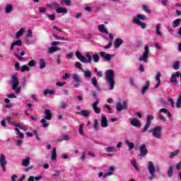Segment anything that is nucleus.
<instances>
[{
	"instance_id": "f257e3e1",
	"label": "nucleus",
	"mask_w": 181,
	"mask_h": 181,
	"mask_svg": "<svg viewBox=\"0 0 181 181\" xmlns=\"http://www.w3.org/2000/svg\"><path fill=\"white\" fill-rule=\"evenodd\" d=\"M75 55L80 62L85 64H91V63H93V60L94 63H98L100 62V55L98 54H95L91 56V54L87 52L85 54L86 57H84V55L81 54V52L76 51Z\"/></svg>"
},
{
	"instance_id": "f03ea898",
	"label": "nucleus",
	"mask_w": 181,
	"mask_h": 181,
	"mask_svg": "<svg viewBox=\"0 0 181 181\" xmlns=\"http://www.w3.org/2000/svg\"><path fill=\"white\" fill-rule=\"evenodd\" d=\"M106 83L109 85L110 90H114L115 87V72L112 69H107L105 72Z\"/></svg>"
},
{
	"instance_id": "7ed1b4c3",
	"label": "nucleus",
	"mask_w": 181,
	"mask_h": 181,
	"mask_svg": "<svg viewBox=\"0 0 181 181\" xmlns=\"http://www.w3.org/2000/svg\"><path fill=\"white\" fill-rule=\"evenodd\" d=\"M147 170L148 172V180H155V179H156V173L158 172V169L155 167V163L153 162H148Z\"/></svg>"
},
{
	"instance_id": "20e7f679",
	"label": "nucleus",
	"mask_w": 181,
	"mask_h": 181,
	"mask_svg": "<svg viewBox=\"0 0 181 181\" xmlns=\"http://www.w3.org/2000/svg\"><path fill=\"white\" fill-rule=\"evenodd\" d=\"M141 21H146V16L144 14H138L132 19V22L134 23V25L140 26L141 29H146V23L142 22Z\"/></svg>"
},
{
	"instance_id": "39448f33",
	"label": "nucleus",
	"mask_w": 181,
	"mask_h": 181,
	"mask_svg": "<svg viewBox=\"0 0 181 181\" xmlns=\"http://www.w3.org/2000/svg\"><path fill=\"white\" fill-rule=\"evenodd\" d=\"M149 132L152 134V136L153 138H156V139H160V138H162V127L160 126H157L150 129Z\"/></svg>"
},
{
	"instance_id": "423d86ee",
	"label": "nucleus",
	"mask_w": 181,
	"mask_h": 181,
	"mask_svg": "<svg viewBox=\"0 0 181 181\" xmlns=\"http://www.w3.org/2000/svg\"><path fill=\"white\" fill-rule=\"evenodd\" d=\"M148 59H149V47H144V52L139 57V62H144V63H148Z\"/></svg>"
},
{
	"instance_id": "0eeeda50",
	"label": "nucleus",
	"mask_w": 181,
	"mask_h": 181,
	"mask_svg": "<svg viewBox=\"0 0 181 181\" xmlns=\"http://www.w3.org/2000/svg\"><path fill=\"white\" fill-rule=\"evenodd\" d=\"M11 83L13 86V90H15L16 94H19V93H21V88H18L19 86V79L16 76L14 75L11 77Z\"/></svg>"
},
{
	"instance_id": "6e6552de",
	"label": "nucleus",
	"mask_w": 181,
	"mask_h": 181,
	"mask_svg": "<svg viewBox=\"0 0 181 181\" xmlns=\"http://www.w3.org/2000/svg\"><path fill=\"white\" fill-rule=\"evenodd\" d=\"M128 110V103L127 101L124 100L123 103L121 102H118L116 104V110L117 112H121V111L127 110Z\"/></svg>"
},
{
	"instance_id": "1a4fd4ad",
	"label": "nucleus",
	"mask_w": 181,
	"mask_h": 181,
	"mask_svg": "<svg viewBox=\"0 0 181 181\" xmlns=\"http://www.w3.org/2000/svg\"><path fill=\"white\" fill-rule=\"evenodd\" d=\"M7 164L8 162L6 161V156H5V154H0V166L3 169V172H6Z\"/></svg>"
},
{
	"instance_id": "9d476101",
	"label": "nucleus",
	"mask_w": 181,
	"mask_h": 181,
	"mask_svg": "<svg viewBox=\"0 0 181 181\" xmlns=\"http://www.w3.org/2000/svg\"><path fill=\"white\" fill-rule=\"evenodd\" d=\"M99 54L103 60H105V62H111V60H112V57L115 56L114 54H107L105 52H100Z\"/></svg>"
},
{
	"instance_id": "9b49d317",
	"label": "nucleus",
	"mask_w": 181,
	"mask_h": 181,
	"mask_svg": "<svg viewBox=\"0 0 181 181\" xmlns=\"http://www.w3.org/2000/svg\"><path fill=\"white\" fill-rule=\"evenodd\" d=\"M115 166L112 165L107 168V173H105L103 175V179H105L107 176H112L114 175V172L115 171Z\"/></svg>"
},
{
	"instance_id": "f8f14e48",
	"label": "nucleus",
	"mask_w": 181,
	"mask_h": 181,
	"mask_svg": "<svg viewBox=\"0 0 181 181\" xmlns=\"http://www.w3.org/2000/svg\"><path fill=\"white\" fill-rule=\"evenodd\" d=\"M4 11L6 15H10L13 12V4H7L4 7Z\"/></svg>"
},
{
	"instance_id": "ddd939ff",
	"label": "nucleus",
	"mask_w": 181,
	"mask_h": 181,
	"mask_svg": "<svg viewBox=\"0 0 181 181\" xmlns=\"http://www.w3.org/2000/svg\"><path fill=\"white\" fill-rule=\"evenodd\" d=\"M130 124L132 125V127H136V128H141V125H142L141 121L136 118L132 119L130 120Z\"/></svg>"
},
{
	"instance_id": "4468645a",
	"label": "nucleus",
	"mask_w": 181,
	"mask_h": 181,
	"mask_svg": "<svg viewBox=\"0 0 181 181\" xmlns=\"http://www.w3.org/2000/svg\"><path fill=\"white\" fill-rule=\"evenodd\" d=\"M100 125L102 128H107L108 127V120L104 115H101Z\"/></svg>"
},
{
	"instance_id": "2eb2a0df",
	"label": "nucleus",
	"mask_w": 181,
	"mask_h": 181,
	"mask_svg": "<svg viewBox=\"0 0 181 181\" xmlns=\"http://www.w3.org/2000/svg\"><path fill=\"white\" fill-rule=\"evenodd\" d=\"M99 104H100V101L96 100L92 105V108H93V111L95 112V114H100V112H101V108H100L98 107Z\"/></svg>"
},
{
	"instance_id": "dca6fc26",
	"label": "nucleus",
	"mask_w": 181,
	"mask_h": 181,
	"mask_svg": "<svg viewBox=\"0 0 181 181\" xmlns=\"http://www.w3.org/2000/svg\"><path fill=\"white\" fill-rule=\"evenodd\" d=\"M140 156H146L148 155V149L145 144H142L139 146Z\"/></svg>"
},
{
	"instance_id": "f3484780",
	"label": "nucleus",
	"mask_w": 181,
	"mask_h": 181,
	"mask_svg": "<svg viewBox=\"0 0 181 181\" xmlns=\"http://www.w3.org/2000/svg\"><path fill=\"white\" fill-rule=\"evenodd\" d=\"M162 76V73L160 71H158L156 73L155 80L157 81V83L155 85V88H159V86H160V76Z\"/></svg>"
},
{
	"instance_id": "a211bd4d",
	"label": "nucleus",
	"mask_w": 181,
	"mask_h": 181,
	"mask_svg": "<svg viewBox=\"0 0 181 181\" xmlns=\"http://www.w3.org/2000/svg\"><path fill=\"white\" fill-rule=\"evenodd\" d=\"M45 117L44 118L47 119V121H50L53 116L52 115V111L49 109H46L45 110Z\"/></svg>"
},
{
	"instance_id": "6ab92c4d",
	"label": "nucleus",
	"mask_w": 181,
	"mask_h": 181,
	"mask_svg": "<svg viewBox=\"0 0 181 181\" xmlns=\"http://www.w3.org/2000/svg\"><path fill=\"white\" fill-rule=\"evenodd\" d=\"M22 166H24L25 168H28L29 165H30V156H27L22 160L21 163Z\"/></svg>"
},
{
	"instance_id": "aec40b11",
	"label": "nucleus",
	"mask_w": 181,
	"mask_h": 181,
	"mask_svg": "<svg viewBox=\"0 0 181 181\" xmlns=\"http://www.w3.org/2000/svg\"><path fill=\"white\" fill-rule=\"evenodd\" d=\"M122 43H124V40H122V39L117 38L115 40V43H114L115 48L119 49V47H121V45H122Z\"/></svg>"
},
{
	"instance_id": "412c9836",
	"label": "nucleus",
	"mask_w": 181,
	"mask_h": 181,
	"mask_svg": "<svg viewBox=\"0 0 181 181\" xmlns=\"http://www.w3.org/2000/svg\"><path fill=\"white\" fill-rule=\"evenodd\" d=\"M98 29L100 33H106V35H108V30H107V28H105L104 24L99 25Z\"/></svg>"
},
{
	"instance_id": "4be33fe9",
	"label": "nucleus",
	"mask_w": 181,
	"mask_h": 181,
	"mask_svg": "<svg viewBox=\"0 0 181 181\" xmlns=\"http://www.w3.org/2000/svg\"><path fill=\"white\" fill-rule=\"evenodd\" d=\"M26 32V28H21L16 33V39H20L23 36V33Z\"/></svg>"
},
{
	"instance_id": "5701e85b",
	"label": "nucleus",
	"mask_w": 181,
	"mask_h": 181,
	"mask_svg": "<svg viewBox=\"0 0 181 181\" xmlns=\"http://www.w3.org/2000/svg\"><path fill=\"white\" fill-rule=\"evenodd\" d=\"M160 29H162V25L160 23H158L156 25V34L157 36H160V37H162V32L160 31Z\"/></svg>"
},
{
	"instance_id": "b1692460",
	"label": "nucleus",
	"mask_w": 181,
	"mask_h": 181,
	"mask_svg": "<svg viewBox=\"0 0 181 181\" xmlns=\"http://www.w3.org/2000/svg\"><path fill=\"white\" fill-rule=\"evenodd\" d=\"M77 114L78 115H82V117H84L85 118L90 117V111L87 110H81V112H78Z\"/></svg>"
},
{
	"instance_id": "393cba45",
	"label": "nucleus",
	"mask_w": 181,
	"mask_h": 181,
	"mask_svg": "<svg viewBox=\"0 0 181 181\" xmlns=\"http://www.w3.org/2000/svg\"><path fill=\"white\" fill-rule=\"evenodd\" d=\"M105 151L107 153H111L117 152V147L110 146L106 147L105 148Z\"/></svg>"
},
{
	"instance_id": "a878e982",
	"label": "nucleus",
	"mask_w": 181,
	"mask_h": 181,
	"mask_svg": "<svg viewBox=\"0 0 181 181\" xmlns=\"http://www.w3.org/2000/svg\"><path fill=\"white\" fill-rule=\"evenodd\" d=\"M15 46H22V40H18L17 41L13 42L10 47V50H13Z\"/></svg>"
},
{
	"instance_id": "bb28decb",
	"label": "nucleus",
	"mask_w": 181,
	"mask_h": 181,
	"mask_svg": "<svg viewBox=\"0 0 181 181\" xmlns=\"http://www.w3.org/2000/svg\"><path fill=\"white\" fill-rule=\"evenodd\" d=\"M71 78H72V80L76 82H80L81 81V76H80V75L77 74H73L71 76Z\"/></svg>"
},
{
	"instance_id": "cd10ccee",
	"label": "nucleus",
	"mask_w": 181,
	"mask_h": 181,
	"mask_svg": "<svg viewBox=\"0 0 181 181\" xmlns=\"http://www.w3.org/2000/svg\"><path fill=\"white\" fill-rule=\"evenodd\" d=\"M47 6H48V8H50L51 9H55L57 12L60 5L59 4V3L54 2L52 4H47Z\"/></svg>"
},
{
	"instance_id": "c85d7f7f",
	"label": "nucleus",
	"mask_w": 181,
	"mask_h": 181,
	"mask_svg": "<svg viewBox=\"0 0 181 181\" xmlns=\"http://www.w3.org/2000/svg\"><path fill=\"white\" fill-rule=\"evenodd\" d=\"M39 64H40V70H43V69H46V61H45V59L43 58L40 59Z\"/></svg>"
},
{
	"instance_id": "c756f323",
	"label": "nucleus",
	"mask_w": 181,
	"mask_h": 181,
	"mask_svg": "<svg viewBox=\"0 0 181 181\" xmlns=\"http://www.w3.org/2000/svg\"><path fill=\"white\" fill-rule=\"evenodd\" d=\"M177 77V72H176L175 74H173L170 79V83H173V84H177V79L176 78Z\"/></svg>"
},
{
	"instance_id": "7c9ffc66",
	"label": "nucleus",
	"mask_w": 181,
	"mask_h": 181,
	"mask_svg": "<svg viewBox=\"0 0 181 181\" xmlns=\"http://www.w3.org/2000/svg\"><path fill=\"white\" fill-rule=\"evenodd\" d=\"M15 131H16V135H17V136H18L20 139H23V138H25V135L23 134V133L21 132L19 128L16 127Z\"/></svg>"
},
{
	"instance_id": "2f4dec72",
	"label": "nucleus",
	"mask_w": 181,
	"mask_h": 181,
	"mask_svg": "<svg viewBox=\"0 0 181 181\" xmlns=\"http://www.w3.org/2000/svg\"><path fill=\"white\" fill-rule=\"evenodd\" d=\"M62 50V49L59 47H50L49 49H48V53H54L56 52H59Z\"/></svg>"
},
{
	"instance_id": "473e14b6",
	"label": "nucleus",
	"mask_w": 181,
	"mask_h": 181,
	"mask_svg": "<svg viewBox=\"0 0 181 181\" xmlns=\"http://www.w3.org/2000/svg\"><path fill=\"white\" fill-rule=\"evenodd\" d=\"M40 179H43L42 175H39L37 177H34L33 175H31L29 177L28 181H39Z\"/></svg>"
},
{
	"instance_id": "72a5a7b5",
	"label": "nucleus",
	"mask_w": 181,
	"mask_h": 181,
	"mask_svg": "<svg viewBox=\"0 0 181 181\" xmlns=\"http://www.w3.org/2000/svg\"><path fill=\"white\" fill-rule=\"evenodd\" d=\"M93 129L96 131V132L100 130V124H98V120L97 119L93 120Z\"/></svg>"
},
{
	"instance_id": "f704fd0d",
	"label": "nucleus",
	"mask_w": 181,
	"mask_h": 181,
	"mask_svg": "<svg viewBox=\"0 0 181 181\" xmlns=\"http://www.w3.org/2000/svg\"><path fill=\"white\" fill-rule=\"evenodd\" d=\"M52 160H56L57 159V153L56 152V147H54L51 153Z\"/></svg>"
},
{
	"instance_id": "c9c22d12",
	"label": "nucleus",
	"mask_w": 181,
	"mask_h": 181,
	"mask_svg": "<svg viewBox=\"0 0 181 181\" xmlns=\"http://www.w3.org/2000/svg\"><path fill=\"white\" fill-rule=\"evenodd\" d=\"M56 12L57 13H63L64 15H66V13H67V8L59 7V8L57 9Z\"/></svg>"
},
{
	"instance_id": "e433bc0d",
	"label": "nucleus",
	"mask_w": 181,
	"mask_h": 181,
	"mask_svg": "<svg viewBox=\"0 0 181 181\" xmlns=\"http://www.w3.org/2000/svg\"><path fill=\"white\" fill-rule=\"evenodd\" d=\"M175 107L176 108H181V93L178 95L177 102L175 103Z\"/></svg>"
},
{
	"instance_id": "4c0bfd02",
	"label": "nucleus",
	"mask_w": 181,
	"mask_h": 181,
	"mask_svg": "<svg viewBox=\"0 0 181 181\" xmlns=\"http://www.w3.org/2000/svg\"><path fill=\"white\" fill-rule=\"evenodd\" d=\"M148 88H149V81H146V85L142 88L141 94H145L148 91Z\"/></svg>"
},
{
	"instance_id": "58836bf2",
	"label": "nucleus",
	"mask_w": 181,
	"mask_h": 181,
	"mask_svg": "<svg viewBox=\"0 0 181 181\" xmlns=\"http://www.w3.org/2000/svg\"><path fill=\"white\" fill-rule=\"evenodd\" d=\"M179 25H180V18H177L173 21V28L176 29V28H179Z\"/></svg>"
},
{
	"instance_id": "ea45409f",
	"label": "nucleus",
	"mask_w": 181,
	"mask_h": 181,
	"mask_svg": "<svg viewBox=\"0 0 181 181\" xmlns=\"http://www.w3.org/2000/svg\"><path fill=\"white\" fill-rule=\"evenodd\" d=\"M21 73H25V71H30V67L28 65H23L21 67Z\"/></svg>"
},
{
	"instance_id": "a19ab883",
	"label": "nucleus",
	"mask_w": 181,
	"mask_h": 181,
	"mask_svg": "<svg viewBox=\"0 0 181 181\" xmlns=\"http://www.w3.org/2000/svg\"><path fill=\"white\" fill-rule=\"evenodd\" d=\"M47 119L45 117L41 119V124H42V128H49V123H47Z\"/></svg>"
},
{
	"instance_id": "79ce46f5",
	"label": "nucleus",
	"mask_w": 181,
	"mask_h": 181,
	"mask_svg": "<svg viewBox=\"0 0 181 181\" xmlns=\"http://www.w3.org/2000/svg\"><path fill=\"white\" fill-rule=\"evenodd\" d=\"M48 94L49 95H54V94H55L54 90H50V89L45 90L44 95H47Z\"/></svg>"
},
{
	"instance_id": "37998d69",
	"label": "nucleus",
	"mask_w": 181,
	"mask_h": 181,
	"mask_svg": "<svg viewBox=\"0 0 181 181\" xmlns=\"http://www.w3.org/2000/svg\"><path fill=\"white\" fill-rule=\"evenodd\" d=\"M92 84L95 87L97 90H100V87L98 86V82L97 81V78H92Z\"/></svg>"
},
{
	"instance_id": "c03bdc74",
	"label": "nucleus",
	"mask_w": 181,
	"mask_h": 181,
	"mask_svg": "<svg viewBox=\"0 0 181 181\" xmlns=\"http://www.w3.org/2000/svg\"><path fill=\"white\" fill-rule=\"evenodd\" d=\"M125 142H126V144L127 145V146H129V151H132V149H134V148H135L134 143H131L128 140H126Z\"/></svg>"
},
{
	"instance_id": "a18cd8bd",
	"label": "nucleus",
	"mask_w": 181,
	"mask_h": 181,
	"mask_svg": "<svg viewBox=\"0 0 181 181\" xmlns=\"http://www.w3.org/2000/svg\"><path fill=\"white\" fill-rule=\"evenodd\" d=\"M82 71H83V73H84L85 77L86 78H90V77H91V76H92L91 71H90L88 70H84V69H82Z\"/></svg>"
},
{
	"instance_id": "49530a36",
	"label": "nucleus",
	"mask_w": 181,
	"mask_h": 181,
	"mask_svg": "<svg viewBox=\"0 0 181 181\" xmlns=\"http://www.w3.org/2000/svg\"><path fill=\"white\" fill-rule=\"evenodd\" d=\"M168 177H172L173 176V166H170L167 172Z\"/></svg>"
},
{
	"instance_id": "de8ad7c7",
	"label": "nucleus",
	"mask_w": 181,
	"mask_h": 181,
	"mask_svg": "<svg viewBox=\"0 0 181 181\" xmlns=\"http://www.w3.org/2000/svg\"><path fill=\"white\" fill-rule=\"evenodd\" d=\"M36 64H37L36 60H35V59H31V60L28 62V67H35V66H36Z\"/></svg>"
},
{
	"instance_id": "09e8293b",
	"label": "nucleus",
	"mask_w": 181,
	"mask_h": 181,
	"mask_svg": "<svg viewBox=\"0 0 181 181\" xmlns=\"http://www.w3.org/2000/svg\"><path fill=\"white\" fill-rule=\"evenodd\" d=\"M179 150H176L175 151H172L170 153V158L171 159H173V158H174L175 156H177V155H179Z\"/></svg>"
},
{
	"instance_id": "8fccbe9b",
	"label": "nucleus",
	"mask_w": 181,
	"mask_h": 181,
	"mask_svg": "<svg viewBox=\"0 0 181 181\" xmlns=\"http://www.w3.org/2000/svg\"><path fill=\"white\" fill-rule=\"evenodd\" d=\"M59 108H61V110H66V108H67V103L64 101L60 102Z\"/></svg>"
},
{
	"instance_id": "3c124183",
	"label": "nucleus",
	"mask_w": 181,
	"mask_h": 181,
	"mask_svg": "<svg viewBox=\"0 0 181 181\" xmlns=\"http://www.w3.org/2000/svg\"><path fill=\"white\" fill-rule=\"evenodd\" d=\"M151 122H146V124H145L144 129H143V132H146L148 129H149V127H151Z\"/></svg>"
},
{
	"instance_id": "603ef678",
	"label": "nucleus",
	"mask_w": 181,
	"mask_h": 181,
	"mask_svg": "<svg viewBox=\"0 0 181 181\" xmlns=\"http://www.w3.org/2000/svg\"><path fill=\"white\" fill-rule=\"evenodd\" d=\"M61 4H65L66 6H71V0H61Z\"/></svg>"
},
{
	"instance_id": "864d4df0",
	"label": "nucleus",
	"mask_w": 181,
	"mask_h": 181,
	"mask_svg": "<svg viewBox=\"0 0 181 181\" xmlns=\"http://www.w3.org/2000/svg\"><path fill=\"white\" fill-rule=\"evenodd\" d=\"M78 132L80 135H84V125L80 124L79 129H78Z\"/></svg>"
},
{
	"instance_id": "5fc2aeb1",
	"label": "nucleus",
	"mask_w": 181,
	"mask_h": 181,
	"mask_svg": "<svg viewBox=\"0 0 181 181\" xmlns=\"http://www.w3.org/2000/svg\"><path fill=\"white\" fill-rule=\"evenodd\" d=\"M180 68V62H175L173 64V69L175 70H179Z\"/></svg>"
},
{
	"instance_id": "6e6d98bb",
	"label": "nucleus",
	"mask_w": 181,
	"mask_h": 181,
	"mask_svg": "<svg viewBox=\"0 0 181 181\" xmlns=\"http://www.w3.org/2000/svg\"><path fill=\"white\" fill-rule=\"evenodd\" d=\"M47 16L50 21L56 20V14H47Z\"/></svg>"
},
{
	"instance_id": "4d7b16f0",
	"label": "nucleus",
	"mask_w": 181,
	"mask_h": 181,
	"mask_svg": "<svg viewBox=\"0 0 181 181\" xmlns=\"http://www.w3.org/2000/svg\"><path fill=\"white\" fill-rule=\"evenodd\" d=\"M22 131H28L29 129V127L23 124H20V127H18Z\"/></svg>"
},
{
	"instance_id": "13d9d810",
	"label": "nucleus",
	"mask_w": 181,
	"mask_h": 181,
	"mask_svg": "<svg viewBox=\"0 0 181 181\" xmlns=\"http://www.w3.org/2000/svg\"><path fill=\"white\" fill-rule=\"evenodd\" d=\"M74 66L79 70H83V67L81 66V63H80L79 62H75Z\"/></svg>"
},
{
	"instance_id": "bf43d9fd",
	"label": "nucleus",
	"mask_w": 181,
	"mask_h": 181,
	"mask_svg": "<svg viewBox=\"0 0 181 181\" xmlns=\"http://www.w3.org/2000/svg\"><path fill=\"white\" fill-rule=\"evenodd\" d=\"M142 8L144 11H145V12H146L147 13H151V10L149 9V8H148V6L143 4Z\"/></svg>"
},
{
	"instance_id": "052dcab7",
	"label": "nucleus",
	"mask_w": 181,
	"mask_h": 181,
	"mask_svg": "<svg viewBox=\"0 0 181 181\" xmlns=\"http://www.w3.org/2000/svg\"><path fill=\"white\" fill-rule=\"evenodd\" d=\"M60 141H70V136L67 134L62 135V139Z\"/></svg>"
},
{
	"instance_id": "680f3d73",
	"label": "nucleus",
	"mask_w": 181,
	"mask_h": 181,
	"mask_svg": "<svg viewBox=\"0 0 181 181\" xmlns=\"http://www.w3.org/2000/svg\"><path fill=\"white\" fill-rule=\"evenodd\" d=\"M131 163H132V166L134 168V169H136V170H139L138 165H136V161H135V160H132Z\"/></svg>"
},
{
	"instance_id": "e2e57ef3",
	"label": "nucleus",
	"mask_w": 181,
	"mask_h": 181,
	"mask_svg": "<svg viewBox=\"0 0 181 181\" xmlns=\"http://www.w3.org/2000/svg\"><path fill=\"white\" fill-rule=\"evenodd\" d=\"M27 37H32L33 36V33H32V30H27Z\"/></svg>"
},
{
	"instance_id": "0e129e2a",
	"label": "nucleus",
	"mask_w": 181,
	"mask_h": 181,
	"mask_svg": "<svg viewBox=\"0 0 181 181\" xmlns=\"http://www.w3.org/2000/svg\"><path fill=\"white\" fill-rule=\"evenodd\" d=\"M16 146H22V144H23V141L21 139H17L16 141Z\"/></svg>"
},
{
	"instance_id": "69168bd1",
	"label": "nucleus",
	"mask_w": 181,
	"mask_h": 181,
	"mask_svg": "<svg viewBox=\"0 0 181 181\" xmlns=\"http://www.w3.org/2000/svg\"><path fill=\"white\" fill-rule=\"evenodd\" d=\"M153 119V115H147L146 122H151Z\"/></svg>"
},
{
	"instance_id": "338daca9",
	"label": "nucleus",
	"mask_w": 181,
	"mask_h": 181,
	"mask_svg": "<svg viewBox=\"0 0 181 181\" xmlns=\"http://www.w3.org/2000/svg\"><path fill=\"white\" fill-rule=\"evenodd\" d=\"M46 11H47V9L45 7L39 8V12H40V13H46Z\"/></svg>"
},
{
	"instance_id": "774afa93",
	"label": "nucleus",
	"mask_w": 181,
	"mask_h": 181,
	"mask_svg": "<svg viewBox=\"0 0 181 181\" xmlns=\"http://www.w3.org/2000/svg\"><path fill=\"white\" fill-rule=\"evenodd\" d=\"M54 177H59L60 176V171L59 170H55V173L52 175Z\"/></svg>"
}]
</instances>
